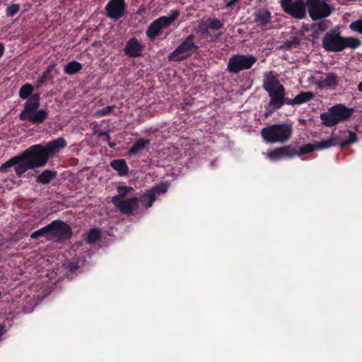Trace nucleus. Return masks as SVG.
<instances>
[{"mask_svg":"<svg viewBox=\"0 0 362 362\" xmlns=\"http://www.w3.org/2000/svg\"><path fill=\"white\" fill-rule=\"evenodd\" d=\"M34 88L30 83L22 86L19 90V97L25 100L24 108L19 115V118L23 121H28L33 124L42 123L48 117L46 109L37 110L40 106V94L32 95Z\"/></svg>","mask_w":362,"mask_h":362,"instance_id":"nucleus-1","label":"nucleus"},{"mask_svg":"<svg viewBox=\"0 0 362 362\" xmlns=\"http://www.w3.org/2000/svg\"><path fill=\"white\" fill-rule=\"evenodd\" d=\"M357 141L358 136L355 132L350 130L340 131L339 135H332L328 139L315 144H307L300 146V153L308 154L315 150H322L337 145H339L341 148L344 149L357 142Z\"/></svg>","mask_w":362,"mask_h":362,"instance_id":"nucleus-2","label":"nucleus"},{"mask_svg":"<svg viewBox=\"0 0 362 362\" xmlns=\"http://www.w3.org/2000/svg\"><path fill=\"white\" fill-rule=\"evenodd\" d=\"M292 127L286 123L269 125L261 130V136L267 143H285L292 135Z\"/></svg>","mask_w":362,"mask_h":362,"instance_id":"nucleus-3","label":"nucleus"},{"mask_svg":"<svg viewBox=\"0 0 362 362\" xmlns=\"http://www.w3.org/2000/svg\"><path fill=\"white\" fill-rule=\"evenodd\" d=\"M353 108L346 107L342 104L335 105L329 108L327 112L320 114L322 124L329 127L337 125L339 122L347 120L354 112Z\"/></svg>","mask_w":362,"mask_h":362,"instance_id":"nucleus-4","label":"nucleus"},{"mask_svg":"<svg viewBox=\"0 0 362 362\" xmlns=\"http://www.w3.org/2000/svg\"><path fill=\"white\" fill-rule=\"evenodd\" d=\"M180 15L178 10H172L169 16H163L154 20L148 25L146 35L151 40L160 35V31L170 26Z\"/></svg>","mask_w":362,"mask_h":362,"instance_id":"nucleus-5","label":"nucleus"},{"mask_svg":"<svg viewBox=\"0 0 362 362\" xmlns=\"http://www.w3.org/2000/svg\"><path fill=\"white\" fill-rule=\"evenodd\" d=\"M257 58L251 54H233L227 64V71L232 74H238L248 70L256 63Z\"/></svg>","mask_w":362,"mask_h":362,"instance_id":"nucleus-6","label":"nucleus"},{"mask_svg":"<svg viewBox=\"0 0 362 362\" xmlns=\"http://www.w3.org/2000/svg\"><path fill=\"white\" fill-rule=\"evenodd\" d=\"M22 153L23 157L28 160L33 168L44 166L49 159V155L45 146L41 144L33 145Z\"/></svg>","mask_w":362,"mask_h":362,"instance_id":"nucleus-7","label":"nucleus"},{"mask_svg":"<svg viewBox=\"0 0 362 362\" xmlns=\"http://www.w3.org/2000/svg\"><path fill=\"white\" fill-rule=\"evenodd\" d=\"M279 4L284 12L294 19L307 16V0H280Z\"/></svg>","mask_w":362,"mask_h":362,"instance_id":"nucleus-8","label":"nucleus"},{"mask_svg":"<svg viewBox=\"0 0 362 362\" xmlns=\"http://www.w3.org/2000/svg\"><path fill=\"white\" fill-rule=\"evenodd\" d=\"M195 35H189L187 38L170 54L169 60L178 62L187 59L194 52H197L199 47L195 45L194 40Z\"/></svg>","mask_w":362,"mask_h":362,"instance_id":"nucleus-9","label":"nucleus"},{"mask_svg":"<svg viewBox=\"0 0 362 362\" xmlns=\"http://www.w3.org/2000/svg\"><path fill=\"white\" fill-rule=\"evenodd\" d=\"M333 9L331 5L323 0H307V11L314 21L327 18Z\"/></svg>","mask_w":362,"mask_h":362,"instance_id":"nucleus-10","label":"nucleus"},{"mask_svg":"<svg viewBox=\"0 0 362 362\" xmlns=\"http://www.w3.org/2000/svg\"><path fill=\"white\" fill-rule=\"evenodd\" d=\"M49 240L56 243H62L71 238L72 230L71 226L60 220L53 221L49 223Z\"/></svg>","mask_w":362,"mask_h":362,"instance_id":"nucleus-11","label":"nucleus"},{"mask_svg":"<svg viewBox=\"0 0 362 362\" xmlns=\"http://www.w3.org/2000/svg\"><path fill=\"white\" fill-rule=\"evenodd\" d=\"M342 37L339 28L331 29L322 38L323 48L327 52H340Z\"/></svg>","mask_w":362,"mask_h":362,"instance_id":"nucleus-12","label":"nucleus"},{"mask_svg":"<svg viewBox=\"0 0 362 362\" xmlns=\"http://www.w3.org/2000/svg\"><path fill=\"white\" fill-rule=\"evenodd\" d=\"M268 95L270 98L268 107L269 114L280 109L284 105H289V98L286 97V90L283 85H279L276 90L270 92Z\"/></svg>","mask_w":362,"mask_h":362,"instance_id":"nucleus-13","label":"nucleus"},{"mask_svg":"<svg viewBox=\"0 0 362 362\" xmlns=\"http://www.w3.org/2000/svg\"><path fill=\"white\" fill-rule=\"evenodd\" d=\"M105 10L108 18L118 21L124 16L127 4L124 0H110L105 6Z\"/></svg>","mask_w":362,"mask_h":362,"instance_id":"nucleus-14","label":"nucleus"},{"mask_svg":"<svg viewBox=\"0 0 362 362\" xmlns=\"http://www.w3.org/2000/svg\"><path fill=\"white\" fill-rule=\"evenodd\" d=\"M145 45L136 37H131L125 45L124 53L126 56L132 58H136L143 55Z\"/></svg>","mask_w":362,"mask_h":362,"instance_id":"nucleus-15","label":"nucleus"},{"mask_svg":"<svg viewBox=\"0 0 362 362\" xmlns=\"http://www.w3.org/2000/svg\"><path fill=\"white\" fill-rule=\"evenodd\" d=\"M139 199L136 197H132L127 199H121L112 202V204L124 214H132L136 209Z\"/></svg>","mask_w":362,"mask_h":362,"instance_id":"nucleus-16","label":"nucleus"},{"mask_svg":"<svg viewBox=\"0 0 362 362\" xmlns=\"http://www.w3.org/2000/svg\"><path fill=\"white\" fill-rule=\"evenodd\" d=\"M253 16L254 22L258 27L262 29L272 23V13L267 8H258L255 11Z\"/></svg>","mask_w":362,"mask_h":362,"instance_id":"nucleus-17","label":"nucleus"},{"mask_svg":"<svg viewBox=\"0 0 362 362\" xmlns=\"http://www.w3.org/2000/svg\"><path fill=\"white\" fill-rule=\"evenodd\" d=\"M339 78L337 74L329 72L324 80H317L314 83L319 89L334 90L339 85Z\"/></svg>","mask_w":362,"mask_h":362,"instance_id":"nucleus-18","label":"nucleus"},{"mask_svg":"<svg viewBox=\"0 0 362 362\" xmlns=\"http://www.w3.org/2000/svg\"><path fill=\"white\" fill-rule=\"evenodd\" d=\"M279 85L281 84L279 83L278 78L272 71L265 73L262 88L267 93H270V92L276 90V87Z\"/></svg>","mask_w":362,"mask_h":362,"instance_id":"nucleus-19","label":"nucleus"},{"mask_svg":"<svg viewBox=\"0 0 362 362\" xmlns=\"http://www.w3.org/2000/svg\"><path fill=\"white\" fill-rule=\"evenodd\" d=\"M66 146V142L65 139L62 137H59L48 142L47 145L44 146L49 157L51 155L56 153L60 150L63 149Z\"/></svg>","mask_w":362,"mask_h":362,"instance_id":"nucleus-20","label":"nucleus"},{"mask_svg":"<svg viewBox=\"0 0 362 362\" xmlns=\"http://www.w3.org/2000/svg\"><path fill=\"white\" fill-rule=\"evenodd\" d=\"M110 165L119 176H126L129 173V167L124 159L112 160Z\"/></svg>","mask_w":362,"mask_h":362,"instance_id":"nucleus-21","label":"nucleus"},{"mask_svg":"<svg viewBox=\"0 0 362 362\" xmlns=\"http://www.w3.org/2000/svg\"><path fill=\"white\" fill-rule=\"evenodd\" d=\"M315 95L311 91L300 92L293 99L289 98V105H302L312 100Z\"/></svg>","mask_w":362,"mask_h":362,"instance_id":"nucleus-22","label":"nucleus"},{"mask_svg":"<svg viewBox=\"0 0 362 362\" xmlns=\"http://www.w3.org/2000/svg\"><path fill=\"white\" fill-rule=\"evenodd\" d=\"M362 45V42L355 37H343L340 52H342L346 48L355 49Z\"/></svg>","mask_w":362,"mask_h":362,"instance_id":"nucleus-23","label":"nucleus"},{"mask_svg":"<svg viewBox=\"0 0 362 362\" xmlns=\"http://www.w3.org/2000/svg\"><path fill=\"white\" fill-rule=\"evenodd\" d=\"M150 144L148 139L140 138L128 150L129 156H135L144 149Z\"/></svg>","mask_w":362,"mask_h":362,"instance_id":"nucleus-24","label":"nucleus"},{"mask_svg":"<svg viewBox=\"0 0 362 362\" xmlns=\"http://www.w3.org/2000/svg\"><path fill=\"white\" fill-rule=\"evenodd\" d=\"M17 157H21L19 160L20 162L14 165L15 172L18 177H21L23 173L30 169H34L33 166L29 163L28 160H25V157H23V153L17 156Z\"/></svg>","mask_w":362,"mask_h":362,"instance_id":"nucleus-25","label":"nucleus"},{"mask_svg":"<svg viewBox=\"0 0 362 362\" xmlns=\"http://www.w3.org/2000/svg\"><path fill=\"white\" fill-rule=\"evenodd\" d=\"M329 21L322 20L311 25L312 37L317 39L320 34L325 32L329 28Z\"/></svg>","mask_w":362,"mask_h":362,"instance_id":"nucleus-26","label":"nucleus"},{"mask_svg":"<svg viewBox=\"0 0 362 362\" xmlns=\"http://www.w3.org/2000/svg\"><path fill=\"white\" fill-rule=\"evenodd\" d=\"M281 153H282V158H292L296 156H303V154H301L300 152V146L299 147V149L297 150L294 146L292 145H286L284 146H281Z\"/></svg>","mask_w":362,"mask_h":362,"instance_id":"nucleus-27","label":"nucleus"},{"mask_svg":"<svg viewBox=\"0 0 362 362\" xmlns=\"http://www.w3.org/2000/svg\"><path fill=\"white\" fill-rule=\"evenodd\" d=\"M156 198L155 197V195L153 194V192H151L150 189H148L138 199L142 206H146V208H149L153 205V203L156 200Z\"/></svg>","mask_w":362,"mask_h":362,"instance_id":"nucleus-28","label":"nucleus"},{"mask_svg":"<svg viewBox=\"0 0 362 362\" xmlns=\"http://www.w3.org/2000/svg\"><path fill=\"white\" fill-rule=\"evenodd\" d=\"M56 176V173L53 171L45 170L41 174H40L37 178L36 181L38 183L41 184H48L52 180H53Z\"/></svg>","mask_w":362,"mask_h":362,"instance_id":"nucleus-29","label":"nucleus"},{"mask_svg":"<svg viewBox=\"0 0 362 362\" xmlns=\"http://www.w3.org/2000/svg\"><path fill=\"white\" fill-rule=\"evenodd\" d=\"M82 69V65L76 61H71L64 67V71L68 75H73L78 73Z\"/></svg>","mask_w":362,"mask_h":362,"instance_id":"nucleus-30","label":"nucleus"},{"mask_svg":"<svg viewBox=\"0 0 362 362\" xmlns=\"http://www.w3.org/2000/svg\"><path fill=\"white\" fill-rule=\"evenodd\" d=\"M133 188L132 187L119 186L117 187L118 194L112 198V202L123 199L126 197Z\"/></svg>","mask_w":362,"mask_h":362,"instance_id":"nucleus-31","label":"nucleus"},{"mask_svg":"<svg viewBox=\"0 0 362 362\" xmlns=\"http://www.w3.org/2000/svg\"><path fill=\"white\" fill-rule=\"evenodd\" d=\"M49 227H50V225L48 224L46 226L42 227L40 229L33 232L30 235V238L36 239V238H39L40 236H44L46 238L47 240H49Z\"/></svg>","mask_w":362,"mask_h":362,"instance_id":"nucleus-32","label":"nucleus"},{"mask_svg":"<svg viewBox=\"0 0 362 362\" xmlns=\"http://www.w3.org/2000/svg\"><path fill=\"white\" fill-rule=\"evenodd\" d=\"M281 147L275 148L267 153V158L270 160L276 161L282 159V153Z\"/></svg>","mask_w":362,"mask_h":362,"instance_id":"nucleus-33","label":"nucleus"},{"mask_svg":"<svg viewBox=\"0 0 362 362\" xmlns=\"http://www.w3.org/2000/svg\"><path fill=\"white\" fill-rule=\"evenodd\" d=\"M20 159H21V157H17V156L11 158V159H9L8 160H7L6 163H4V164H2L0 166V172H1V173L6 172L9 168H11V167L16 165V163L20 162V160H19Z\"/></svg>","mask_w":362,"mask_h":362,"instance_id":"nucleus-34","label":"nucleus"},{"mask_svg":"<svg viewBox=\"0 0 362 362\" xmlns=\"http://www.w3.org/2000/svg\"><path fill=\"white\" fill-rule=\"evenodd\" d=\"M207 21L209 23V27L210 28V29L214 30H220L224 25L223 22L221 21L218 18H208Z\"/></svg>","mask_w":362,"mask_h":362,"instance_id":"nucleus-35","label":"nucleus"},{"mask_svg":"<svg viewBox=\"0 0 362 362\" xmlns=\"http://www.w3.org/2000/svg\"><path fill=\"white\" fill-rule=\"evenodd\" d=\"M168 188V184L167 182H161L152 189H151V192H153L155 197L156 198L157 194H160L167 192Z\"/></svg>","mask_w":362,"mask_h":362,"instance_id":"nucleus-36","label":"nucleus"},{"mask_svg":"<svg viewBox=\"0 0 362 362\" xmlns=\"http://www.w3.org/2000/svg\"><path fill=\"white\" fill-rule=\"evenodd\" d=\"M115 108V105H107L100 110L95 111L93 115L95 117H101L110 114Z\"/></svg>","mask_w":362,"mask_h":362,"instance_id":"nucleus-37","label":"nucleus"},{"mask_svg":"<svg viewBox=\"0 0 362 362\" xmlns=\"http://www.w3.org/2000/svg\"><path fill=\"white\" fill-rule=\"evenodd\" d=\"M209 29H210V28L209 27V23H208L207 20L206 21H203V20L201 21L197 25L198 32L202 36L208 35Z\"/></svg>","mask_w":362,"mask_h":362,"instance_id":"nucleus-38","label":"nucleus"},{"mask_svg":"<svg viewBox=\"0 0 362 362\" xmlns=\"http://www.w3.org/2000/svg\"><path fill=\"white\" fill-rule=\"evenodd\" d=\"M20 10V5L18 4H13L8 6L6 10V15L8 17L14 16Z\"/></svg>","mask_w":362,"mask_h":362,"instance_id":"nucleus-39","label":"nucleus"},{"mask_svg":"<svg viewBox=\"0 0 362 362\" xmlns=\"http://www.w3.org/2000/svg\"><path fill=\"white\" fill-rule=\"evenodd\" d=\"M349 28L352 31L362 34V19L351 22L349 25Z\"/></svg>","mask_w":362,"mask_h":362,"instance_id":"nucleus-40","label":"nucleus"},{"mask_svg":"<svg viewBox=\"0 0 362 362\" xmlns=\"http://www.w3.org/2000/svg\"><path fill=\"white\" fill-rule=\"evenodd\" d=\"M101 232L98 228H92V249L95 243L100 240Z\"/></svg>","mask_w":362,"mask_h":362,"instance_id":"nucleus-41","label":"nucleus"},{"mask_svg":"<svg viewBox=\"0 0 362 362\" xmlns=\"http://www.w3.org/2000/svg\"><path fill=\"white\" fill-rule=\"evenodd\" d=\"M99 136H104V140L108 141V145L110 147L113 148L115 146V144L113 142H110L109 140L110 139V136L107 132L101 131L98 133Z\"/></svg>","mask_w":362,"mask_h":362,"instance_id":"nucleus-42","label":"nucleus"},{"mask_svg":"<svg viewBox=\"0 0 362 362\" xmlns=\"http://www.w3.org/2000/svg\"><path fill=\"white\" fill-rule=\"evenodd\" d=\"M68 268L71 272H74L78 268V262H70L68 264Z\"/></svg>","mask_w":362,"mask_h":362,"instance_id":"nucleus-43","label":"nucleus"},{"mask_svg":"<svg viewBox=\"0 0 362 362\" xmlns=\"http://www.w3.org/2000/svg\"><path fill=\"white\" fill-rule=\"evenodd\" d=\"M237 2H238L237 0H230L229 1H228L226 4V8H232L235 5V4H236Z\"/></svg>","mask_w":362,"mask_h":362,"instance_id":"nucleus-44","label":"nucleus"},{"mask_svg":"<svg viewBox=\"0 0 362 362\" xmlns=\"http://www.w3.org/2000/svg\"><path fill=\"white\" fill-rule=\"evenodd\" d=\"M5 51L4 45L3 43H0V58L3 56Z\"/></svg>","mask_w":362,"mask_h":362,"instance_id":"nucleus-45","label":"nucleus"},{"mask_svg":"<svg viewBox=\"0 0 362 362\" xmlns=\"http://www.w3.org/2000/svg\"><path fill=\"white\" fill-rule=\"evenodd\" d=\"M87 243H90V230L87 231L86 233V238Z\"/></svg>","mask_w":362,"mask_h":362,"instance_id":"nucleus-46","label":"nucleus"},{"mask_svg":"<svg viewBox=\"0 0 362 362\" xmlns=\"http://www.w3.org/2000/svg\"><path fill=\"white\" fill-rule=\"evenodd\" d=\"M4 326L0 325V337L4 334Z\"/></svg>","mask_w":362,"mask_h":362,"instance_id":"nucleus-47","label":"nucleus"},{"mask_svg":"<svg viewBox=\"0 0 362 362\" xmlns=\"http://www.w3.org/2000/svg\"><path fill=\"white\" fill-rule=\"evenodd\" d=\"M358 90L362 92V81L358 85Z\"/></svg>","mask_w":362,"mask_h":362,"instance_id":"nucleus-48","label":"nucleus"},{"mask_svg":"<svg viewBox=\"0 0 362 362\" xmlns=\"http://www.w3.org/2000/svg\"><path fill=\"white\" fill-rule=\"evenodd\" d=\"M286 49H290L291 47V42H288L284 45Z\"/></svg>","mask_w":362,"mask_h":362,"instance_id":"nucleus-49","label":"nucleus"},{"mask_svg":"<svg viewBox=\"0 0 362 362\" xmlns=\"http://www.w3.org/2000/svg\"><path fill=\"white\" fill-rule=\"evenodd\" d=\"M142 11H143V10H141V8H139V9L138 10V13H139V14H141V13H142Z\"/></svg>","mask_w":362,"mask_h":362,"instance_id":"nucleus-50","label":"nucleus"},{"mask_svg":"<svg viewBox=\"0 0 362 362\" xmlns=\"http://www.w3.org/2000/svg\"><path fill=\"white\" fill-rule=\"evenodd\" d=\"M54 66V64H52V65L51 66V67H50V68H49L47 71V72H49V71H50V69H51V68H53Z\"/></svg>","mask_w":362,"mask_h":362,"instance_id":"nucleus-51","label":"nucleus"}]
</instances>
